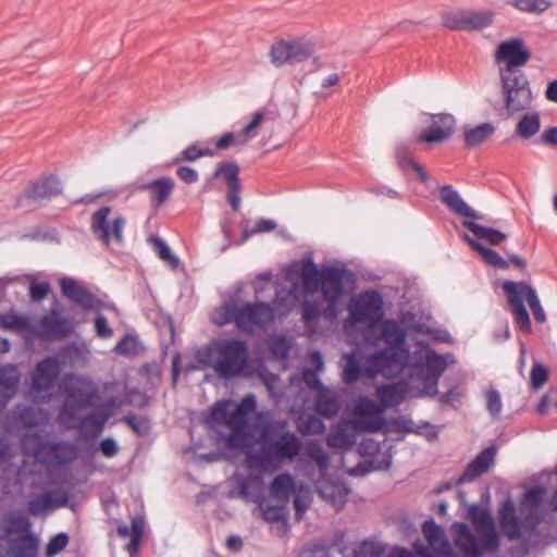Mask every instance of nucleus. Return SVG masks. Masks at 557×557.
Instances as JSON below:
<instances>
[{
  "instance_id": "412c9836",
  "label": "nucleus",
  "mask_w": 557,
  "mask_h": 557,
  "mask_svg": "<svg viewBox=\"0 0 557 557\" xmlns=\"http://www.w3.org/2000/svg\"><path fill=\"white\" fill-rule=\"evenodd\" d=\"M60 374V363L54 357L39 361L32 374V388L37 392L49 391Z\"/></svg>"
},
{
  "instance_id": "c03bdc74",
  "label": "nucleus",
  "mask_w": 557,
  "mask_h": 557,
  "mask_svg": "<svg viewBox=\"0 0 557 557\" xmlns=\"http://www.w3.org/2000/svg\"><path fill=\"white\" fill-rule=\"evenodd\" d=\"M30 528H32V524L26 517H22V516L12 517L8 521V523L4 528L5 535L3 537H14L13 535H17V537L35 535L30 531Z\"/></svg>"
},
{
  "instance_id": "052dcab7",
  "label": "nucleus",
  "mask_w": 557,
  "mask_h": 557,
  "mask_svg": "<svg viewBox=\"0 0 557 557\" xmlns=\"http://www.w3.org/2000/svg\"><path fill=\"white\" fill-rule=\"evenodd\" d=\"M548 380V370L542 363H534L531 369V386L540 389Z\"/></svg>"
},
{
  "instance_id": "72a5a7b5",
  "label": "nucleus",
  "mask_w": 557,
  "mask_h": 557,
  "mask_svg": "<svg viewBox=\"0 0 557 557\" xmlns=\"http://www.w3.org/2000/svg\"><path fill=\"white\" fill-rule=\"evenodd\" d=\"M174 187L175 183L171 177H161L144 185V188L150 190L151 201L156 208L168 200Z\"/></svg>"
},
{
  "instance_id": "6e6d98bb",
  "label": "nucleus",
  "mask_w": 557,
  "mask_h": 557,
  "mask_svg": "<svg viewBox=\"0 0 557 557\" xmlns=\"http://www.w3.org/2000/svg\"><path fill=\"white\" fill-rule=\"evenodd\" d=\"M70 542V537L66 533L61 532L52 536L46 547V556L54 557L59 553L65 549Z\"/></svg>"
},
{
  "instance_id": "b1692460",
  "label": "nucleus",
  "mask_w": 557,
  "mask_h": 557,
  "mask_svg": "<svg viewBox=\"0 0 557 557\" xmlns=\"http://www.w3.org/2000/svg\"><path fill=\"white\" fill-rule=\"evenodd\" d=\"M496 448L490 446L483 449L478 456L467 466L465 472L459 478V483L471 482L487 472L495 463Z\"/></svg>"
},
{
  "instance_id": "6ab92c4d",
  "label": "nucleus",
  "mask_w": 557,
  "mask_h": 557,
  "mask_svg": "<svg viewBox=\"0 0 557 557\" xmlns=\"http://www.w3.org/2000/svg\"><path fill=\"white\" fill-rule=\"evenodd\" d=\"M59 285L62 294L83 309L92 310L100 306V300L74 278L62 277L59 281Z\"/></svg>"
},
{
  "instance_id": "a211bd4d",
  "label": "nucleus",
  "mask_w": 557,
  "mask_h": 557,
  "mask_svg": "<svg viewBox=\"0 0 557 557\" xmlns=\"http://www.w3.org/2000/svg\"><path fill=\"white\" fill-rule=\"evenodd\" d=\"M432 126L417 137L418 143H442L449 139L454 134L456 120L451 114H432Z\"/></svg>"
},
{
  "instance_id": "c9c22d12",
  "label": "nucleus",
  "mask_w": 557,
  "mask_h": 557,
  "mask_svg": "<svg viewBox=\"0 0 557 557\" xmlns=\"http://www.w3.org/2000/svg\"><path fill=\"white\" fill-rule=\"evenodd\" d=\"M541 129V114L532 111L523 114L516 125V134L522 139H531Z\"/></svg>"
},
{
  "instance_id": "0e129e2a",
  "label": "nucleus",
  "mask_w": 557,
  "mask_h": 557,
  "mask_svg": "<svg viewBox=\"0 0 557 557\" xmlns=\"http://www.w3.org/2000/svg\"><path fill=\"white\" fill-rule=\"evenodd\" d=\"M486 398V408L488 412L495 417L498 416L502 411V399L500 395L497 391L491 389L485 395Z\"/></svg>"
},
{
  "instance_id": "6e6552de",
  "label": "nucleus",
  "mask_w": 557,
  "mask_h": 557,
  "mask_svg": "<svg viewBox=\"0 0 557 557\" xmlns=\"http://www.w3.org/2000/svg\"><path fill=\"white\" fill-rule=\"evenodd\" d=\"M503 290L515 320L522 331L529 332L531 330L530 317L523 300H527L529 304L536 322L544 323L546 321V314L540 304L535 289L531 285L523 281H506L503 283Z\"/></svg>"
},
{
  "instance_id": "864d4df0",
  "label": "nucleus",
  "mask_w": 557,
  "mask_h": 557,
  "mask_svg": "<svg viewBox=\"0 0 557 557\" xmlns=\"http://www.w3.org/2000/svg\"><path fill=\"white\" fill-rule=\"evenodd\" d=\"M238 174L239 168L236 163L222 162L218 164L214 177L222 178L228 185L239 181Z\"/></svg>"
},
{
  "instance_id": "c756f323",
  "label": "nucleus",
  "mask_w": 557,
  "mask_h": 557,
  "mask_svg": "<svg viewBox=\"0 0 557 557\" xmlns=\"http://www.w3.org/2000/svg\"><path fill=\"white\" fill-rule=\"evenodd\" d=\"M269 112L267 110H257L250 114L246 124L238 131L239 139L243 144H249L257 138L265 128Z\"/></svg>"
},
{
  "instance_id": "7c9ffc66",
  "label": "nucleus",
  "mask_w": 557,
  "mask_h": 557,
  "mask_svg": "<svg viewBox=\"0 0 557 557\" xmlns=\"http://www.w3.org/2000/svg\"><path fill=\"white\" fill-rule=\"evenodd\" d=\"M319 493L320 496L334 508L341 509L346 503L349 490L342 482L321 481L319 483Z\"/></svg>"
},
{
  "instance_id": "bb28decb",
  "label": "nucleus",
  "mask_w": 557,
  "mask_h": 557,
  "mask_svg": "<svg viewBox=\"0 0 557 557\" xmlns=\"http://www.w3.org/2000/svg\"><path fill=\"white\" fill-rule=\"evenodd\" d=\"M406 393L407 387L404 383H393L377 387L376 397L380 404L376 405L380 410L377 412L379 417L383 418L382 414L386 408L399 405L405 398Z\"/></svg>"
},
{
  "instance_id": "f3484780",
  "label": "nucleus",
  "mask_w": 557,
  "mask_h": 557,
  "mask_svg": "<svg viewBox=\"0 0 557 557\" xmlns=\"http://www.w3.org/2000/svg\"><path fill=\"white\" fill-rule=\"evenodd\" d=\"M62 384L66 396L65 403L73 404L76 411L90 406L97 396V388L92 382L86 377L66 374L63 377Z\"/></svg>"
},
{
  "instance_id": "4468645a",
  "label": "nucleus",
  "mask_w": 557,
  "mask_h": 557,
  "mask_svg": "<svg viewBox=\"0 0 557 557\" xmlns=\"http://www.w3.org/2000/svg\"><path fill=\"white\" fill-rule=\"evenodd\" d=\"M349 318L355 323L373 326L383 317V299L375 290H367L354 296L348 304Z\"/></svg>"
},
{
  "instance_id": "ddd939ff",
  "label": "nucleus",
  "mask_w": 557,
  "mask_h": 557,
  "mask_svg": "<svg viewBox=\"0 0 557 557\" xmlns=\"http://www.w3.org/2000/svg\"><path fill=\"white\" fill-rule=\"evenodd\" d=\"M500 81L508 113L515 114L531 107L533 97L524 73H508Z\"/></svg>"
},
{
  "instance_id": "69168bd1",
  "label": "nucleus",
  "mask_w": 557,
  "mask_h": 557,
  "mask_svg": "<svg viewBox=\"0 0 557 557\" xmlns=\"http://www.w3.org/2000/svg\"><path fill=\"white\" fill-rule=\"evenodd\" d=\"M275 227H276V223L274 221L260 219L259 221H257L255 228L244 230L243 235H244V238L247 239L248 237H250L253 234L271 232V231L275 230Z\"/></svg>"
},
{
  "instance_id": "aec40b11",
  "label": "nucleus",
  "mask_w": 557,
  "mask_h": 557,
  "mask_svg": "<svg viewBox=\"0 0 557 557\" xmlns=\"http://www.w3.org/2000/svg\"><path fill=\"white\" fill-rule=\"evenodd\" d=\"M345 271L336 267L322 268L321 289L330 307H335L344 292Z\"/></svg>"
},
{
  "instance_id": "09e8293b",
  "label": "nucleus",
  "mask_w": 557,
  "mask_h": 557,
  "mask_svg": "<svg viewBox=\"0 0 557 557\" xmlns=\"http://www.w3.org/2000/svg\"><path fill=\"white\" fill-rule=\"evenodd\" d=\"M295 498H294V507H295V516L298 520H300L304 513L309 508L312 502L311 490L306 485H299L295 488Z\"/></svg>"
},
{
  "instance_id": "f704fd0d",
  "label": "nucleus",
  "mask_w": 557,
  "mask_h": 557,
  "mask_svg": "<svg viewBox=\"0 0 557 557\" xmlns=\"http://www.w3.org/2000/svg\"><path fill=\"white\" fill-rule=\"evenodd\" d=\"M300 278L305 293L313 295L321 286L322 270H319L318 265L312 260H307L302 263Z\"/></svg>"
},
{
  "instance_id": "13d9d810",
  "label": "nucleus",
  "mask_w": 557,
  "mask_h": 557,
  "mask_svg": "<svg viewBox=\"0 0 557 557\" xmlns=\"http://www.w3.org/2000/svg\"><path fill=\"white\" fill-rule=\"evenodd\" d=\"M140 349L137 339L131 335H125L116 345L115 352L122 356L137 355Z\"/></svg>"
},
{
  "instance_id": "4be33fe9",
  "label": "nucleus",
  "mask_w": 557,
  "mask_h": 557,
  "mask_svg": "<svg viewBox=\"0 0 557 557\" xmlns=\"http://www.w3.org/2000/svg\"><path fill=\"white\" fill-rule=\"evenodd\" d=\"M445 369L446 361L442 356L434 351L426 355L421 395L431 397L437 395V383Z\"/></svg>"
},
{
  "instance_id": "de8ad7c7",
  "label": "nucleus",
  "mask_w": 557,
  "mask_h": 557,
  "mask_svg": "<svg viewBox=\"0 0 557 557\" xmlns=\"http://www.w3.org/2000/svg\"><path fill=\"white\" fill-rule=\"evenodd\" d=\"M214 153V149L201 148L198 144H191L180 152V154L175 158L174 163L178 164L183 161L193 162L202 157H213Z\"/></svg>"
},
{
  "instance_id": "5fc2aeb1",
  "label": "nucleus",
  "mask_w": 557,
  "mask_h": 557,
  "mask_svg": "<svg viewBox=\"0 0 557 557\" xmlns=\"http://www.w3.org/2000/svg\"><path fill=\"white\" fill-rule=\"evenodd\" d=\"M346 363L343 371V380L347 384L355 383L360 375L361 368L354 354L345 355Z\"/></svg>"
},
{
  "instance_id": "c85d7f7f",
  "label": "nucleus",
  "mask_w": 557,
  "mask_h": 557,
  "mask_svg": "<svg viewBox=\"0 0 557 557\" xmlns=\"http://www.w3.org/2000/svg\"><path fill=\"white\" fill-rule=\"evenodd\" d=\"M145 531V520L143 517H135L132 519V525L128 528L126 524H121L117 527L116 532L121 537H131V541L126 544V550L129 553L131 557H136L138 553V548L144 536Z\"/></svg>"
},
{
  "instance_id": "e433bc0d",
  "label": "nucleus",
  "mask_w": 557,
  "mask_h": 557,
  "mask_svg": "<svg viewBox=\"0 0 557 557\" xmlns=\"http://www.w3.org/2000/svg\"><path fill=\"white\" fill-rule=\"evenodd\" d=\"M295 488L296 484L293 476L289 473H281L273 479L270 485V494L273 498L285 503Z\"/></svg>"
},
{
  "instance_id": "a19ab883",
  "label": "nucleus",
  "mask_w": 557,
  "mask_h": 557,
  "mask_svg": "<svg viewBox=\"0 0 557 557\" xmlns=\"http://www.w3.org/2000/svg\"><path fill=\"white\" fill-rule=\"evenodd\" d=\"M47 436L37 433H26L22 438V449L27 456L34 457L37 461L40 459V455L45 446L47 445Z\"/></svg>"
},
{
  "instance_id": "8fccbe9b",
  "label": "nucleus",
  "mask_w": 557,
  "mask_h": 557,
  "mask_svg": "<svg viewBox=\"0 0 557 557\" xmlns=\"http://www.w3.org/2000/svg\"><path fill=\"white\" fill-rule=\"evenodd\" d=\"M442 25L450 30H467L466 11H448L441 16Z\"/></svg>"
},
{
  "instance_id": "2f4dec72",
  "label": "nucleus",
  "mask_w": 557,
  "mask_h": 557,
  "mask_svg": "<svg viewBox=\"0 0 557 557\" xmlns=\"http://www.w3.org/2000/svg\"><path fill=\"white\" fill-rule=\"evenodd\" d=\"M314 406L319 414L332 418L338 413L341 403L337 394L325 387L318 392Z\"/></svg>"
},
{
  "instance_id": "4c0bfd02",
  "label": "nucleus",
  "mask_w": 557,
  "mask_h": 557,
  "mask_svg": "<svg viewBox=\"0 0 557 557\" xmlns=\"http://www.w3.org/2000/svg\"><path fill=\"white\" fill-rule=\"evenodd\" d=\"M463 238L467 240V243L480 253V256L483 258V260L494 267H497L499 269H508L509 262L505 260L497 251L487 248L480 244L478 240L471 238L469 235L465 234Z\"/></svg>"
},
{
  "instance_id": "e2e57ef3",
  "label": "nucleus",
  "mask_w": 557,
  "mask_h": 557,
  "mask_svg": "<svg viewBox=\"0 0 557 557\" xmlns=\"http://www.w3.org/2000/svg\"><path fill=\"white\" fill-rule=\"evenodd\" d=\"M231 146H246L239 139V132L236 133H225L220 139L215 143V150H225Z\"/></svg>"
},
{
  "instance_id": "58836bf2",
  "label": "nucleus",
  "mask_w": 557,
  "mask_h": 557,
  "mask_svg": "<svg viewBox=\"0 0 557 557\" xmlns=\"http://www.w3.org/2000/svg\"><path fill=\"white\" fill-rule=\"evenodd\" d=\"M463 225L478 238L490 245H498L506 239V235L498 230L482 226L473 221H465Z\"/></svg>"
},
{
  "instance_id": "774afa93",
  "label": "nucleus",
  "mask_w": 557,
  "mask_h": 557,
  "mask_svg": "<svg viewBox=\"0 0 557 557\" xmlns=\"http://www.w3.org/2000/svg\"><path fill=\"white\" fill-rule=\"evenodd\" d=\"M539 143L550 148H557V126L546 127L540 138Z\"/></svg>"
},
{
  "instance_id": "79ce46f5",
  "label": "nucleus",
  "mask_w": 557,
  "mask_h": 557,
  "mask_svg": "<svg viewBox=\"0 0 557 557\" xmlns=\"http://www.w3.org/2000/svg\"><path fill=\"white\" fill-rule=\"evenodd\" d=\"M305 457L318 466L321 476L325 474L330 465V458L320 443L315 441L307 443L305 446Z\"/></svg>"
},
{
  "instance_id": "7ed1b4c3",
  "label": "nucleus",
  "mask_w": 557,
  "mask_h": 557,
  "mask_svg": "<svg viewBox=\"0 0 557 557\" xmlns=\"http://www.w3.org/2000/svg\"><path fill=\"white\" fill-rule=\"evenodd\" d=\"M381 339L387 347L366 357L363 372L369 377L382 374L394 377L403 372L409 359V349L406 344V332L394 320H385L380 326Z\"/></svg>"
},
{
  "instance_id": "a18cd8bd",
  "label": "nucleus",
  "mask_w": 557,
  "mask_h": 557,
  "mask_svg": "<svg viewBox=\"0 0 557 557\" xmlns=\"http://www.w3.org/2000/svg\"><path fill=\"white\" fill-rule=\"evenodd\" d=\"M352 557H391V553L386 556V548L382 543L363 541L354 548Z\"/></svg>"
},
{
  "instance_id": "338daca9",
  "label": "nucleus",
  "mask_w": 557,
  "mask_h": 557,
  "mask_svg": "<svg viewBox=\"0 0 557 557\" xmlns=\"http://www.w3.org/2000/svg\"><path fill=\"white\" fill-rule=\"evenodd\" d=\"M176 176L186 184H194L199 178L198 172L187 165H180L176 169Z\"/></svg>"
},
{
  "instance_id": "f03ea898",
  "label": "nucleus",
  "mask_w": 557,
  "mask_h": 557,
  "mask_svg": "<svg viewBox=\"0 0 557 557\" xmlns=\"http://www.w3.org/2000/svg\"><path fill=\"white\" fill-rule=\"evenodd\" d=\"M301 440L287 430L285 420L265 423L260 432V447L247 455L249 468H278L294 461L301 453Z\"/></svg>"
},
{
  "instance_id": "dca6fc26",
  "label": "nucleus",
  "mask_w": 557,
  "mask_h": 557,
  "mask_svg": "<svg viewBox=\"0 0 557 557\" xmlns=\"http://www.w3.org/2000/svg\"><path fill=\"white\" fill-rule=\"evenodd\" d=\"M495 59L497 63H505V67L499 72L500 77H504L508 73H523L519 67L529 61L530 51L523 47L521 39L515 38L498 46Z\"/></svg>"
},
{
  "instance_id": "49530a36",
  "label": "nucleus",
  "mask_w": 557,
  "mask_h": 557,
  "mask_svg": "<svg viewBox=\"0 0 557 557\" xmlns=\"http://www.w3.org/2000/svg\"><path fill=\"white\" fill-rule=\"evenodd\" d=\"M20 382V371L16 366L7 364L0 369V386L10 392L9 397L15 393Z\"/></svg>"
},
{
  "instance_id": "37998d69",
  "label": "nucleus",
  "mask_w": 557,
  "mask_h": 557,
  "mask_svg": "<svg viewBox=\"0 0 557 557\" xmlns=\"http://www.w3.org/2000/svg\"><path fill=\"white\" fill-rule=\"evenodd\" d=\"M494 13L488 10L484 11H466L467 30H481L490 26L493 22Z\"/></svg>"
},
{
  "instance_id": "603ef678",
  "label": "nucleus",
  "mask_w": 557,
  "mask_h": 557,
  "mask_svg": "<svg viewBox=\"0 0 557 557\" xmlns=\"http://www.w3.org/2000/svg\"><path fill=\"white\" fill-rule=\"evenodd\" d=\"M0 327L8 331H24L27 327V320L14 312L0 314Z\"/></svg>"
},
{
  "instance_id": "4d7b16f0",
  "label": "nucleus",
  "mask_w": 557,
  "mask_h": 557,
  "mask_svg": "<svg viewBox=\"0 0 557 557\" xmlns=\"http://www.w3.org/2000/svg\"><path fill=\"white\" fill-rule=\"evenodd\" d=\"M150 242L153 245L154 251L158 253L159 258L163 261H168L173 268H175L178 263L177 258L172 255L170 247L165 244V242L159 237H151Z\"/></svg>"
},
{
  "instance_id": "680f3d73",
  "label": "nucleus",
  "mask_w": 557,
  "mask_h": 557,
  "mask_svg": "<svg viewBox=\"0 0 557 557\" xmlns=\"http://www.w3.org/2000/svg\"><path fill=\"white\" fill-rule=\"evenodd\" d=\"M46 419L47 416L41 409L37 410L33 407H28L21 412V420L27 425H37Z\"/></svg>"
},
{
  "instance_id": "0eeeda50",
  "label": "nucleus",
  "mask_w": 557,
  "mask_h": 557,
  "mask_svg": "<svg viewBox=\"0 0 557 557\" xmlns=\"http://www.w3.org/2000/svg\"><path fill=\"white\" fill-rule=\"evenodd\" d=\"M209 364L221 379L240 375L248 364L249 350L246 342L226 338L209 346Z\"/></svg>"
},
{
  "instance_id": "cd10ccee",
  "label": "nucleus",
  "mask_w": 557,
  "mask_h": 557,
  "mask_svg": "<svg viewBox=\"0 0 557 557\" xmlns=\"http://www.w3.org/2000/svg\"><path fill=\"white\" fill-rule=\"evenodd\" d=\"M440 198L454 213L472 220L479 219L478 213L463 201L458 191L450 185H444L440 188Z\"/></svg>"
},
{
  "instance_id": "39448f33",
  "label": "nucleus",
  "mask_w": 557,
  "mask_h": 557,
  "mask_svg": "<svg viewBox=\"0 0 557 557\" xmlns=\"http://www.w3.org/2000/svg\"><path fill=\"white\" fill-rule=\"evenodd\" d=\"M377 405L369 397H360L354 407V418L336 424L326 437L332 448H349L355 445L362 433H375L385 426L384 418H380Z\"/></svg>"
},
{
  "instance_id": "9d476101",
  "label": "nucleus",
  "mask_w": 557,
  "mask_h": 557,
  "mask_svg": "<svg viewBox=\"0 0 557 557\" xmlns=\"http://www.w3.org/2000/svg\"><path fill=\"white\" fill-rule=\"evenodd\" d=\"M61 424L67 429H77L84 441L97 438L103 431L109 413L94 411L79 419L73 404L64 403L59 412Z\"/></svg>"
},
{
  "instance_id": "ea45409f",
  "label": "nucleus",
  "mask_w": 557,
  "mask_h": 557,
  "mask_svg": "<svg viewBox=\"0 0 557 557\" xmlns=\"http://www.w3.org/2000/svg\"><path fill=\"white\" fill-rule=\"evenodd\" d=\"M495 132L491 123H483L472 128H465L463 138L466 146L475 147L486 141Z\"/></svg>"
},
{
  "instance_id": "9b49d317",
  "label": "nucleus",
  "mask_w": 557,
  "mask_h": 557,
  "mask_svg": "<svg viewBox=\"0 0 557 557\" xmlns=\"http://www.w3.org/2000/svg\"><path fill=\"white\" fill-rule=\"evenodd\" d=\"M315 45L309 38L281 39L270 49V60L276 67L294 65L314 57Z\"/></svg>"
},
{
  "instance_id": "393cba45",
  "label": "nucleus",
  "mask_w": 557,
  "mask_h": 557,
  "mask_svg": "<svg viewBox=\"0 0 557 557\" xmlns=\"http://www.w3.org/2000/svg\"><path fill=\"white\" fill-rule=\"evenodd\" d=\"M2 541L8 547L0 557H37L39 542L36 535L2 537Z\"/></svg>"
},
{
  "instance_id": "a878e982",
  "label": "nucleus",
  "mask_w": 557,
  "mask_h": 557,
  "mask_svg": "<svg viewBox=\"0 0 557 557\" xmlns=\"http://www.w3.org/2000/svg\"><path fill=\"white\" fill-rule=\"evenodd\" d=\"M67 503V496L60 491H52L35 495L28 502V511L37 517L45 513L50 508L62 507Z\"/></svg>"
},
{
  "instance_id": "473e14b6",
  "label": "nucleus",
  "mask_w": 557,
  "mask_h": 557,
  "mask_svg": "<svg viewBox=\"0 0 557 557\" xmlns=\"http://www.w3.org/2000/svg\"><path fill=\"white\" fill-rule=\"evenodd\" d=\"M61 193V183L57 177H48L34 183L27 190V197L34 200L50 199Z\"/></svg>"
},
{
  "instance_id": "3c124183",
  "label": "nucleus",
  "mask_w": 557,
  "mask_h": 557,
  "mask_svg": "<svg viewBox=\"0 0 557 557\" xmlns=\"http://www.w3.org/2000/svg\"><path fill=\"white\" fill-rule=\"evenodd\" d=\"M512 5L527 13H543L552 7L549 0H512Z\"/></svg>"
},
{
  "instance_id": "2eb2a0df",
  "label": "nucleus",
  "mask_w": 557,
  "mask_h": 557,
  "mask_svg": "<svg viewBox=\"0 0 557 557\" xmlns=\"http://www.w3.org/2000/svg\"><path fill=\"white\" fill-rule=\"evenodd\" d=\"M63 307L54 301L49 313L42 317L35 326V333L44 341H60L74 332L75 322L62 317Z\"/></svg>"
},
{
  "instance_id": "bf43d9fd",
  "label": "nucleus",
  "mask_w": 557,
  "mask_h": 557,
  "mask_svg": "<svg viewBox=\"0 0 557 557\" xmlns=\"http://www.w3.org/2000/svg\"><path fill=\"white\" fill-rule=\"evenodd\" d=\"M258 508L267 521H278L283 517V508L281 506H272L265 499L259 502Z\"/></svg>"
},
{
  "instance_id": "f257e3e1",
  "label": "nucleus",
  "mask_w": 557,
  "mask_h": 557,
  "mask_svg": "<svg viewBox=\"0 0 557 557\" xmlns=\"http://www.w3.org/2000/svg\"><path fill=\"white\" fill-rule=\"evenodd\" d=\"M475 535L469 527L462 522L453 524L455 545L462 552V557H482L486 553H495L499 547V536L491 513L478 506L469 510ZM422 533L428 542V547L416 543L413 548L420 557H461L454 553L445 531L433 520L422 524ZM391 557H414L403 547H394Z\"/></svg>"
},
{
  "instance_id": "5701e85b",
  "label": "nucleus",
  "mask_w": 557,
  "mask_h": 557,
  "mask_svg": "<svg viewBox=\"0 0 557 557\" xmlns=\"http://www.w3.org/2000/svg\"><path fill=\"white\" fill-rule=\"evenodd\" d=\"M76 455V448L73 444L48 441L38 462L47 466H62L73 461Z\"/></svg>"
},
{
  "instance_id": "423d86ee",
  "label": "nucleus",
  "mask_w": 557,
  "mask_h": 557,
  "mask_svg": "<svg viewBox=\"0 0 557 557\" xmlns=\"http://www.w3.org/2000/svg\"><path fill=\"white\" fill-rule=\"evenodd\" d=\"M544 488L536 486L525 493L520 509L521 522L516 516L512 502L508 499L503 503L499 511V523L503 533L509 540L520 539L521 528L534 530L540 524L541 517L537 513V507L544 496Z\"/></svg>"
},
{
  "instance_id": "20e7f679",
  "label": "nucleus",
  "mask_w": 557,
  "mask_h": 557,
  "mask_svg": "<svg viewBox=\"0 0 557 557\" xmlns=\"http://www.w3.org/2000/svg\"><path fill=\"white\" fill-rule=\"evenodd\" d=\"M256 409L253 395L245 396L239 404L230 400L218 401L210 411V420L216 425L226 426L230 433L219 432L227 448L244 449L250 445L249 416Z\"/></svg>"
},
{
  "instance_id": "1a4fd4ad",
  "label": "nucleus",
  "mask_w": 557,
  "mask_h": 557,
  "mask_svg": "<svg viewBox=\"0 0 557 557\" xmlns=\"http://www.w3.org/2000/svg\"><path fill=\"white\" fill-rule=\"evenodd\" d=\"M225 318L221 324L233 322L243 333L252 334L274 320L273 308L264 302L230 304L224 308Z\"/></svg>"
},
{
  "instance_id": "f8f14e48",
  "label": "nucleus",
  "mask_w": 557,
  "mask_h": 557,
  "mask_svg": "<svg viewBox=\"0 0 557 557\" xmlns=\"http://www.w3.org/2000/svg\"><path fill=\"white\" fill-rule=\"evenodd\" d=\"M110 213L111 208L109 206L101 207L99 210L94 212L90 219V231L94 237L97 240H100L104 246H121L124 240L123 230L125 227L126 220L122 215H116L110 221Z\"/></svg>"
}]
</instances>
